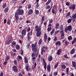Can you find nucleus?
Wrapping results in <instances>:
<instances>
[{"label":"nucleus","mask_w":76,"mask_h":76,"mask_svg":"<svg viewBox=\"0 0 76 76\" xmlns=\"http://www.w3.org/2000/svg\"><path fill=\"white\" fill-rule=\"evenodd\" d=\"M42 39H40L39 41L38 45L40 46V45H41L42 44Z\"/></svg>","instance_id":"412c9836"},{"label":"nucleus","mask_w":76,"mask_h":76,"mask_svg":"<svg viewBox=\"0 0 76 76\" xmlns=\"http://www.w3.org/2000/svg\"><path fill=\"white\" fill-rule=\"evenodd\" d=\"M12 70L13 72H14L16 73L18 72V68L16 66H13L12 67Z\"/></svg>","instance_id":"0eeeda50"},{"label":"nucleus","mask_w":76,"mask_h":76,"mask_svg":"<svg viewBox=\"0 0 76 76\" xmlns=\"http://www.w3.org/2000/svg\"><path fill=\"white\" fill-rule=\"evenodd\" d=\"M60 53H61V49H58V51L56 54H57L58 56H59V55H60Z\"/></svg>","instance_id":"f3484780"},{"label":"nucleus","mask_w":76,"mask_h":76,"mask_svg":"<svg viewBox=\"0 0 76 76\" xmlns=\"http://www.w3.org/2000/svg\"><path fill=\"white\" fill-rule=\"evenodd\" d=\"M35 29H36V35L38 37H39L41 34V28L38 25H36L35 27Z\"/></svg>","instance_id":"f03ea898"},{"label":"nucleus","mask_w":76,"mask_h":76,"mask_svg":"<svg viewBox=\"0 0 76 76\" xmlns=\"http://www.w3.org/2000/svg\"><path fill=\"white\" fill-rule=\"evenodd\" d=\"M72 64L73 67H75V69H76V62L74 61H72Z\"/></svg>","instance_id":"b1692460"},{"label":"nucleus","mask_w":76,"mask_h":76,"mask_svg":"<svg viewBox=\"0 0 76 76\" xmlns=\"http://www.w3.org/2000/svg\"><path fill=\"white\" fill-rule=\"evenodd\" d=\"M65 32H66V33H67V27L65 28Z\"/></svg>","instance_id":"052dcab7"},{"label":"nucleus","mask_w":76,"mask_h":76,"mask_svg":"<svg viewBox=\"0 0 76 76\" xmlns=\"http://www.w3.org/2000/svg\"><path fill=\"white\" fill-rule=\"evenodd\" d=\"M7 6V4H6V3H5L4 4H3V5L2 6V7L3 9H5V7H6V6Z\"/></svg>","instance_id":"473e14b6"},{"label":"nucleus","mask_w":76,"mask_h":76,"mask_svg":"<svg viewBox=\"0 0 76 76\" xmlns=\"http://www.w3.org/2000/svg\"><path fill=\"white\" fill-rule=\"evenodd\" d=\"M31 5L29 4L28 6V9H31Z\"/></svg>","instance_id":"bf43d9fd"},{"label":"nucleus","mask_w":76,"mask_h":76,"mask_svg":"<svg viewBox=\"0 0 76 76\" xmlns=\"http://www.w3.org/2000/svg\"><path fill=\"white\" fill-rule=\"evenodd\" d=\"M10 59V56H7L6 57L5 59L6 61H8Z\"/></svg>","instance_id":"2f4dec72"},{"label":"nucleus","mask_w":76,"mask_h":76,"mask_svg":"<svg viewBox=\"0 0 76 76\" xmlns=\"http://www.w3.org/2000/svg\"><path fill=\"white\" fill-rule=\"evenodd\" d=\"M70 15V12H69L67 14H66L65 16L66 17H67V16L69 17Z\"/></svg>","instance_id":"a19ab883"},{"label":"nucleus","mask_w":76,"mask_h":76,"mask_svg":"<svg viewBox=\"0 0 76 76\" xmlns=\"http://www.w3.org/2000/svg\"><path fill=\"white\" fill-rule=\"evenodd\" d=\"M26 23H31V21L29 20H27L26 21Z\"/></svg>","instance_id":"6e6d98bb"},{"label":"nucleus","mask_w":76,"mask_h":76,"mask_svg":"<svg viewBox=\"0 0 76 76\" xmlns=\"http://www.w3.org/2000/svg\"><path fill=\"white\" fill-rule=\"evenodd\" d=\"M25 63H28V60L27 59H26L24 60Z\"/></svg>","instance_id":"603ef678"},{"label":"nucleus","mask_w":76,"mask_h":76,"mask_svg":"<svg viewBox=\"0 0 76 76\" xmlns=\"http://www.w3.org/2000/svg\"><path fill=\"white\" fill-rule=\"evenodd\" d=\"M41 55H44V51L41 50Z\"/></svg>","instance_id":"338daca9"},{"label":"nucleus","mask_w":76,"mask_h":76,"mask_svg":"<svg viewBox=\"0 0 76 76\" xmlns=\"http://www.w3.org/2000/svg\"><path fill=\"white\" fill-rule=\"evenodd\" d=\"M26 69L27 71H28V72H29V71H30V70H31V68H29V65H27L26 66Z\"/></svg>","instance_id":"6ab92c4d"},{"label":"nucleus","mask_w":76,"mask_h":76,"mask_svg":"<svg viewBox=\"0 0 76 76\" xmlns=\"http://www.w3.org/2000/svg\"><path fill=\"white\" fill-rule=\"evenodd\" d=\"M52 0H48V1L46 3V5H48L51 2Z\"/></svg>","instance_id":"c85d7f7f"},{"label":"nucleus","mask_w":76,"mask_h":76,"mask_svg":"<svg viewBox=\"0 0 76 76\" xmlns=\"http://www.w3.org/2000/svg\"><path fill=\"white\" fill-rule=\"evenodd\" d=\"M47 34L46 33H45L44 34V42H46L47 41V38H48V37H47Z\"/></svg>","instance_id":"9d476101"},{"label":"nucleus","mask_w":76,"mask_h":76,"mask_svg":"<svg viewBox=\"0 0 76 76\" xmlns=\"http://www.w3.org/2000/svg\"><path fill=\"white\" fill-rule=\"evenodd\" d=\"M32 59L33 60H34V61H35L36 58L35 57H34L32 58Z\"/></svg>","instance_id":"e2e57ef3"},{"label":"nucleus","mask_w":76,"mask_h":76,"mask_svg":"<svg viewBox=\"0 0 76 76\" xmlns=\"http://www.w3.org/2000/svg\"><path fill=\"white\" fill-rule=\"evenodd\" d=\"M16 55V54L15 53H12L11 54V56H15Z\"/></svg>","instance_id":"8fccbe9b"},{"label":"nucleus","mask_w":76,"mask_h":76,"mask_svg":"<svg viewBox=\"0 0 76 76\" xmlns=\"http://www.w3.org/2000/svg\"><path fill=\"white\" fill-rule=\"evenodd\" d=\"M47 70L49 72H50V68H51V66H50V64L48 65L47 66Z\"/></svg>","instance_id":"aec40b11"},{"label":"nucleus","mask_w":76,"mask_h":76,"mask_svg":"<svg viewBox=\"0 0 76 76\" xmlns=\"http://www.w3.org/2000/svg\"><path fill=\"white\" fill-rule=\"evenodd\" d=\"M21 53H20L21 55H23V50L21 49Z\"/></svg>","instance_id":"69168bd1"},{"label":"nucleus","mask_w":76,"mask_h":76,"mask_svg":"<svg viewBox=\"0 0 76 76\" xmlns=\"http://www.w3.org/2000/svg\"><path fill=\"white\" fill-rule=\"evenodd\" d=\"M73 39V38H72V36H69L68 37V39L69 40V41H70L71 39Z\"/></svg>","instance_id":"f704fd0d"},{"label":"nucleus","mask_w":76,"mask_h":76,"mask_svg":"<svg viewBox=\"0 0 76 76\" xmlns=\"http://www.w3.org/2000/svg\"><path fill=\"white\" fill-rule=\"evenodd\" d=\"M33 10H32L31 9L28 12V15H31L32 13H33Z\"/></svg>","instance_id":"4be33fe9"},{"label":"nucleus","mask_w":76,"mask_h":76,"mask_svg":"<svg viewBox=\"0 0 76 76\" xmlns=\"http://www.w3.org/2000/svg\"><path fill=\"white\" fill-rule=\"evenodd\" d=\"M26 30L23 29L21 32V35H20V37H21L22 39H23V38L24 37V36H25V35H26Z\"/></svg>","instance_id":"20e7f679"},{"label":"nucleus","mask_w":76,"mask_h":76,"mask_svg":"<svg viewBox=\"0 0 76 76\" xmlns=\"http://www.w3.org/2000/svg\"><path fill=\"white\" fill-rule=\"evenodd\" d=\"M42 61H43V63H44V68L45 69V70H46L47 69V64L45 62V60L44 58H43L42 59Z\"/></svg>","instance_id":"1a4fd4ad"},{"label":"nucleus","mask_w":76,"mask_h":76,"mask_svg":"<svg viewBox=\"0 0 76 76\" xmlns=\"http://www.w3.org/2000/svg\"><path fill=\"white\" fill-rule=\"evenodd\" d=\"M21 73H22V75H24L25 74V72H24V71L23 70H22Z\"/></svg>","instance_id":"774afa93"},{"label":"nucleus","mask_w":76,"mask_h":76,"mask_svg":"<svg viewBox=\"0 0 76 76\" xmlns=\"http://www.w3.org/2000/svg\"><path fill=\"white\" fill-rule=\"evenodd\" d=\"M60 30H62L64 29V26L63 25H61L60 28Z\"/></svg>","instance_id":"7c9ffc66"},{"label":"nucleus","mask_w":76,"mask_h":76,"mask_svg":"<svg viewBox=\"0 0 76 76\" xmlns=\"http://www.w3.org/2000/svg\"><path fill=\"white\" fill-rule=\"evenodd\" d=\"M8 11H9V7H7L5 9L4 12L5 13H7V12H8Z\"/></svg>","instance_id":"bb28decb"},{"label":"nucleus","mask_w":76,"mask_h":76,"mask_svg":"<svg viewBox=\"0 0 76 76\" xmlns=\"http://www.w3.org/2000/svg\"><path fill=\"white\" fill-rule=\"evenodd\" d=\"M55 31V29H54V28H53L52 30L51 31V32H50V34L53 35V34H54V32Z\"/></svg>","instance_id":"e433bc0d"},{"label":"nucleus","mask_w":76,"mask_h":76,"mask_svg":"<svg viewBox=\"0 0 76 76\" xmlns=\"http://www.w3.org/2000/svg\"><path fill=\"white\" fill-rule=\"evenodd\" d=\"M39 0H36V2L37 3V4L36 5V8H38V7H39V3H38V2H39Z\"/></svg>","instance_id":"5701e85b"},{"label":"nucleus","mask_w":76,"mask_h":76,"mask_svg":"<svg viewBox=\"0 0 76 76\" xmlns=\"http://www.w3.org/2000/svg\"><path fill=\"white\" fill-rule=\"evenodd\" d=\"M74 53H75V49L73 48L71 50L70 52V54H74Z\"/></svg>","instance_id":"2eb2a0df"},{"label":"nucleus","mask_w":76,"mask_h":76,"mask_svg":"<svg viewBox=\"0 0 76 76\" xmlns=\"http://www.w3.org/2000/svg\"><path fill=\"white\" fill-rule=\"evenodd\" d=\"M30 45V44H28L27 45V49H29V46Z\"/></svg>","instance_id":"864d4df0"},{"label":"nucleus","mask_w":76,"mask_h":76,"mask_svg":"<svg viewBox=\"0 0 76 76\" xmlns=\"http://www.w3.org/2000/svg\"><path fill=\"white\" fill-rule=\"evenodd\" d=\"M53 60V56L51 55L49 56L48 58V60L49 61H51Z\"/></svg>","instance_id":"f8f14e48"},{"label":"nucleus","mask_w":76,"mask_h":76,"mask_svg":"<svg viewBox=\"0 0 76 76\" xmlns=\"http://www.w3.org/2000/svg\"><path fill=\"white\" fill-rule=\"evenodd\" d=\"M72 19H69L67 20V22L68 23H70L72 21Z\"/></svg>","instance_id":"37998d69"},{"label":"nucleus","mask_w":76,"mask_h":76,"mask_svg":"<svg viewBox=\"0 0 76 76\" xmlns=\"http://www.w3.org/2000/svg\"><path fill=\"white\" fill-rule=\"evenodd\" d=\"M72 18H73L76 19V13H75L72 16Z\"/></svg>","instance_id":"c03bdc74"},{"label":"nucleus","mask_w":76,"mask_h":76,"mask_svg":"<svg viewBox=\"0 0 76 76\" xmlns=\"http://www.w3.org/2000/svg\"><path fill=\"white\" fill-rule=\"evenodd\" d=\"M46 9H48L50 8V6L49 5H48L45 7Z\"/></svg>","instance_id":"de8ad7c7"},{"label":"nucleus","mask_w":76,"mask_h":76,"mask_svg":"<svg viewBox=\"0 0 76 76\" xmlns=\"http://www.w3.org/2000/svg\"><path fill=\"white\" fill-rule=\"evenodd\" d=\"M15 13L18 15H22L24 14V10L20 9H18Z\"/></svg>","instance_id":"7ed1b4c3"},{"label":"nucleus","mask_w":76,"mask_h":76,"mask_svg":"<svg viewBox=\"0 0 76 76\" xmlns=\"http://www.w3.org/2000/svg\"><path fill=\"white\" fill-rule=\"evenodd\" d=\"M11 23V21H8L7 22V24L8 25H10V23Z\"/></svg>","instance_id":"680f3d73"},{"label":"nucleus","mask_w":76,"mask_h":76,"mask_svg":"<svg viewBox=\"0 0 76 76\" xmlns=\"http://www.w3.org/2000/svg\"><path fill=\"white\" fill-rule=\"evenodd\" d=\"M15 45H16V43L15 42H13L12 43V45H11V47L12 48H14Z\"/></svg>","instance_id":"dca6fc26"},{"label":"nucleus","mask_w":76,"mask_h":76,"mask_svg":"<svg viewBox=\"0 0 76 76\" xmlns=\"http://www.w3.org/2000/svg\"><path fill=\"white\" fill-rule=\"evenodd\" d=\"M65 45H67V44H69V42H67L66 41L65 42Z\"/></svg>","instance_id":"13d9d810"},{"label":"nucleus","mask_w":76,"mask_h":76,"mask_svg":"<svg viewBox=\"0 0 76 76\" xmlns=\"http://www.w3.org/2000/svg\"><path fill=\"white\" fill-rule=\"evenodd\" d=\"M53 19H51V20H49V23H53Z\"/></svg>","instance_id":"09e8293b"},{"label":"nucleus","mask_w":76,"mask_h":76,"mask_svg":"<svg viewBox=\"0 0 76 76\" xmlns=\"http://www.w3.org/2000/svg\"><path fill=\"white\" fill-rule=\"evenodd\" d=\"M17 60L18 62H19L20 60H22V58L21 56H18L17 58Z\"/></svg>","instance_id":"9b49d317"},{"label":"nucleus","mask_w":76,"mask_h":76,"mask_svg":"<svg viewBox=\"0 0 76 76\" xmlns=\"http://www.w3.org/2000/svg\"><path fill=\"white\" fill-rule=\"evenodd\" d=\"M52 13H53V14H54L56 13V12H55V11H54V9H53V8L52 9Z\"/></svg>","instance_id":"5fc2aeb1"},{"label":"nucleus","mask_w":76,"mask_h":76,"mask_svg":"<svg viewBox=\"0 0 76 76\" xmlns=\"http://www.w3.org/2000/svg\"><path fill=\"white\" fill-rule=\"evenodd\" d=\"M61 68H62V69H66V65H65L64 64L62 65L61 66Z\"/></svg>","instance_id":"ea45409f"},{"label":"nucleus","mask_w":76,"mask_h":76,"mask_svg":"<svg viewBox=\"0 0 76 76\" xmlns=\"http://www.w3.org/2000/svg\"><path fill=\"white\" fill-rule=\"evenodd\" d=\"M68 7L70 10H74L76 8V5L75 4H73L71 6H69Z\"/></svg>","instance_id":"423d86ee"},{"label":"nucleus","mask_w":76,"mask_h":76,"mask_svg":"<svg viewBox=\"0 0 76 76\" xmlns=\"http://www.w3.org/2000/svg\"><path fill=\"white\" fill-rule=\"evenodd\" d=\"M6 22H7V19H5L4 21V24L6 23Z\"/></svg>","instance_id":"0e129e2a"},{"label":"nucleus","mask_w":76,"mask_h":76,"mask_svg":"<svg viewBox=\"0 0 76 76\" xmlns=\"http://www.w3.org/2000/svg\"><path fill=\"white\" fill-rule=\"evenodd\" d=\"M31 30V28L30 27H28L27 29V32H29Z\"/></svg>","instance_id":"3c124183"},{"label":"nucleus","mask_w":76,"mask_h":76,"mask_svg":"<svg viewBox=\"0 0 76 76\" xmlns=\"http://www.w3.org/2000/svg\"><path fill=\"white\" fill-rule=\"evenodd\" d=\"M37 42H36L34 44H32L31 45V48L32 49V51L33 53L31 54L32 57H33L35 56V54H36V53L37 51Z\"/></svg>","instance_id":"f257e3e1"},{"label":"nucleus","mask_w":76,"mask_h":76,"mask_svg":"<svg viewBox=\"0 0 76 76\" xmlns=\"http://www.w3.org/2000/svg\"><path fill=\"white\" fill-rule=\"evenodd\" d=\"M57 74H58V72L57 71L56 72H54L53 73V76H56L57 75Z\"/></svg>","instance_id":"79ce46f5"},{"label":"nucleus","mask_w":76,"mask_h":76,"mask_svg":"<svg viewBox=\"0 0 76 76\" xmlns=\"http://www.w3.org/2000/svg\"><path fill=\"white\" fill-rule=\"evenodd\" d=\"M60 34H61V37H64V31L63 30H61V31H60Z\"/></svg>","instance_id":"4468645a"},{"label":"nucleus","mask_w":76,"mask_h":76,"mask_svg":"<svg viewBox=\"0 0 76 76\" xmlns=\"http://www.w3.org/2000/svg\"><path fill=\"white\" fill-rule=\"evenodd\" d=\"M18 16H19V15H18V14L15 13V21H17L19 19V17Z\"/></svg>","instance_id":"6e6552de"},{"label":"nucleus","mask_w":76,"mask_h":76,"mask_svg":"<svg viewBox=\"0 0 76 76\" xmlns=\"http://www.w3.org/2000/svg\"><path fill=\"white\" fill-rule=\"evenodd\" d=\"M15 48L17 50H19V49H20V46H19V45H17L16 46Z\"/></svg>","instance_id":"c756f323"},{"label":"nucleus","mask_w":76,"mask_h":76,"mask_svg":"<svg viewBox=\"0 0 76 76\" xmlns=\"http://www.w3.org/2000/svg\"><path fill=\"white\" fill-rule=\"evenodd\" d=\"M30 36H32V30H31L30 32H28L27 33V38L28 40H30L31 38H30Z\"/></svg>","instance_id":"39448f33"},{"label":"nucleus","mask_w":76,"mask_h":76,"mask_svg":"<svg viewBox=\"0 0 76 76\" xmlns=\"http://www.w3.org/2000/svg\"><path fill=\"white\" fill-rule=\"evenodd\" d=\"M45 16H43L42 18V20L44 21L45 20Z\"/></svg>","instance_id":"49530a36"},{"label":"nucleus","mask_w":76,"mask_h":76,"mask_svg":"<svg viewBox=\"0 0 76 76\" xmlns=\"http://www.w3.org/2000/svg\"><path fill=\"white\" fill-rule=\"evenodd\" d=\"M51 29H52V28L51 27H48L47 29V30L48 31H51Z\"/></svg>","instance_id":"58836bf2"},{"label":"nucleus","mask_w":76,"mask_h":76,"mask_svg":"<svg viewBox=\"0 0 76 76\" xmlns=\"http://www.w3.org/2000/svg\"><path fill=\"white\" fill-rule=\"evenodd\" d=\"M8 39L9 40H10V41H12L13 39V37L12 36H10L9 37V38Z\"/></svg>","instance_id":"4c0bfd02"},{"label":"nucleus","mask_w":76,"mask_h":76,"mask_svg":"<svg viewBox=\"0 0 76 76\" xmlns=\"http://www.w3.org/2000/svg\"><path fill=\"white\" fill-rule=\"evenodd\" d=\"M13 63L15 65H17V61L16 60H15L13 61Z\"/></svg>","instance_id":"a18cd8bd"},{"label":"nucleus","mask_w":76,"mask_h":76,"mask_svg":"<svg viewBox=\"0 0 76 76\" xmlns=\"http://www.w3.org/2000/svg\"><path fill=\"white\" fill-rule=\"evenodd\" d=\"M59 64V63H58V62H57V64L54 66V69H56V68H57V67L58 66Z\"/></svg>","instance_id":"c9c22d12"},{"label":"nucleus","mask_w":76,"mask_h":76,"mask_svg":"<svg viewBox=\"0 0 76 76\" xmlns=\"http://www.w3.org/2000/svg\"><path fill=\"white\" fill-rule=\"evenodd\" d=\"M55 45H59V46H60V45H61V43H60V42L58 41L57 42H56V43Z\"/></svg>","instance_id":"cd10ccee"},{"label":"nucleus","mask_w":76,"mask_h":76,"mask_svg":"<svg viewBox=\"0 0 76 76\" xmlns=\"http://www.w3.org/2000/svg\"><path fill=\"white\" fill-rule=\"evenodd\" d=\"M53 9H57V6L56 5H54L53 7Z\"/></svg>","instance_id":"4d7b16f0"},{"label":"nucleus","mask_w":76,"mask_h":76,"mask_svg":"<svg viewBox=\"0 0 76 76\" xmlns=\"http://www.w3.org/2000/svg\"><path fill=\"white\" fill-rule=\"evenodd\" d=\"M60 26V24H59V23H57V24H56L55 26V28L56 29H58V27Z\"/></svg>","instance_id":"393cba45"},{"label":"nucleus","mask_w":76,"mask_h":76,"mask_svg":"<svg viewBox=\"0 0 76 76\" xmlns=\"http://www.w3.org/2000/svg\"><path fill=\"white\" fill-rule=\"evenodd\" d=\"M10 43H12V41L8 39V40L6 42L7 44V45H9Z\"/></svg>","instance_id":"a878e982"},{"label":"nucleus","mask_w":76,"mask_h":76,"mask_svg":"<svg viewBox=\"0 0 76 76\" xmlns=\"http://www.w3.org/2000/svg\"><path fill=\"white\" fill-rule=\"evenodd\" d=\"M39 10H37L36 9H35L34 12L35 15H39Z\"/></svg>","instance_id":"a211bd4d"},{"label":"nucleus","mask_w":76,"mask_h":76,"mask_svg":"<svg viewBox=\"0 0 76 76\" xmlns=\"http://www.w3.org/2000/svg\"><path fill=\"white\" fill-rule=\"evenodd\" d=\"M63 57H64L65 58H66V59H69V58L66 54L63 56Z\"/></svg>","instance_id":"72a5a7b5"},{"label":"nucleus","mask_w":76,"mask_h":76,"mask_svg":"<svg viewBox=\"0 0 76 76\" xmlns=\"http://www.w3.org/2000/svg\"><path fill=\"white\" fill-rule=\"evenodd\" d=\"M72 26L70 25V26H68V27L67 28V31H70H70H72Z\"/></svg>","instance_id":"ddd939ff"}]
</instances>
